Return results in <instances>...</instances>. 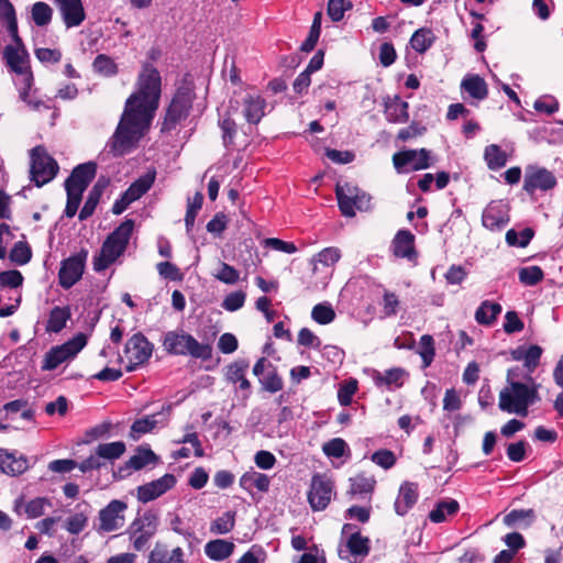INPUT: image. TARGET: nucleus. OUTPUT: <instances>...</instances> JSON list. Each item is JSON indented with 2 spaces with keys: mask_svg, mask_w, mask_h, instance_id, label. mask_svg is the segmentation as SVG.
<instances>
[{
  "mask_svg": "<svg viewBox=\"0 0 563 563\" xmlns=\"http://www.w3.org/2000/svg\"><path fill=\"white\" fill-rule=\"evenodd\" d=\"M162 96V76L148 62L143 63L136 78V89L125 101L124 109L153 120Z\"/></svg>",
  "mask_w": 563,
  "mask_h": 563,
  "instance_id": "f257e3e1",
  "label": "nucleus"
},
{
  "mask_svg": "<svg viewBox=\"0 0 563 563\" xmlns=\"http://www.w3.org/2000/svg\"><path fill=\"white\" fill-rule=\"evenodd\" d=\"M150 123L151 120L124 109L114 133L107 143L109 153L114 157L130 154L137 147Z\"/></svg>",
  "mask_w": 563,
  "mask_h": 563,
  "instance_id": "f03ea898",
  "label": "nucleus"
},
{
  "mask_svg": "<svg viewBox=\"0 0 563 563\" xmlns=\"http://www.w3.org/2000/svg\"><path fill=\"white\" fill-rule=\"evenodd\" d=\"M134 229V220L125 219L103 241L100 252L93 258L96 272L106 271L126 251L130 238Z\"/></svg>",
  "mask_w": 563,
  "mask_h": 563,
  "instance_id": "7ed1b4c3",
  "label": "nucleus"
},
{
  "mask_svg": "<svg viewBox=\"0 0 563 563\" xmlns=\"http://www.w3.org/2000/svg\"><path fill=\"white\" fill-rule=\"evenodd\" d=\"M195 97L192 82L185 81L176 89L161 122V133H170L189 117Z\"/></svg>",
  "mask_w": 563,
  "mask_h": 563,
  "instance_id": "20e7f679",
  "label": "nucleus"
},
{
  "mask_svg": "<svg viewBox=\"0 0 563 563\" xmlns=\"http://www.w3.org/2000/svg\"><path fill=\"white\" fill-rule=\"evenodd\" d=\"M163 346L172 355H190L202 361L212 357V346L210 344L200 343L186 332H166L163 339Z\"/></svg>",
  "mask_w": 563,
  "mask_h": 563,
  "instance_id": "39448f33",
  "label": "nucleus"
},
{
  "mask_svg": "<svg viewBox=\"0 0 563 563\" xmlns=\"http://www.w3.org/2000/svg\"><path fill=\"white\" fill-rule=\"evenodd\" d=\"M335 197L338 207L344 217L353 218L355 210L368 211L371 209L372 197L356 186L350 184L336 185Z\"/></svg>",
  "mask_w": 563,
  "mask_h": 563,
  "instance_id": "423d86ee",
  "label": "nucleus"
},
{
  "mask_svg": "<svg viewBox=\"0 0 563 563\" xmlns=\"http://www.w3.org/2000/svg\"><path fill=\"white\" fill-rule=\"evenodd\" d=\"M86 334L79 332L65 343L51 347L44 355L41 369H56L62 363L73 360L86 346Z\"/></svg>",
  "mask_w": 563,
  "mask_h": 563,
  "instance_id": "0eeeda50",
  "label": "nucleus"
},
{
  "mask_svg": "<svg viewBox=\"0 0 563 563\" xmlns=\"http://www.w3.org/2000/svg\"><path fill=\"white\" fill-rule=\"evenodd\" d=\"M59 170L57 162L47 154L42 145L31 151V180L36 187H42L55 178Z\"/></svg>",
  "mask_w": 563,
  "mask_h": 563,
  "instance_id": "6e6552de",
  "label": "nucleus"
},
{
  "mask_svg": "<svg viewBox=\"0 0 563 563\" xmlns=\"http://www.w3.org/2000/svg\"><path fill=\"white\" fill-rule=\"evenodd\" d=\"M157 527L158 517L151 510L135 518L128 529L133 549L137 552L148 549L150 540L156 534Z\"/></svg>",
  "mask_w": 563,
  "mask_h": 563,
  "instance_id": "1a4fd4ad",
  "label": "nucleus"
},
{
  "mask_svg": "<svg viewBox=\"0 0 563 563\" xmlns=\"http://www.w3.org/2000/svg\"><path fill=\"white\" fill-rule=\"evenodd\" d=\"M525 391L523 383L509 382V386L499 393V409L504 412L527 417L529 411L527 410Z\"/></svg>",
  "mask_w": 563,
  "mask_h": 563,
  "instance_id": "9d476101",
  "label": "nucleus"
},
{
  "mask_svg": "<svg viewBox=\"0 0 563 563\" xmlns=\"http://www.w3.org/2000/svg\"><path fill=\"white\" fill-rule=\"evenodd\" d=\"M153 344L142 333H134L125 343L124 354L129 361L125 369L133 372L148 361L153 353Z\"/></svg>",
  "mask_w": 563,
  "mask_h": 563,
  "instance_id": "9b49d317",
  "label": "nucleus"
},
{
  "mask_svg": "<svg viewBox=\"0 0 563 563\" xmlns=\"http://www.w3.org/2000/svg\"><path fill=\"white\" fill-rule=\"evenodd\" d=\"M87 257L88 251L81 249L77 254L62 261L58 272V283L60 287L69 289L81 279Z\"/></svg>",
  "mask_w": 563,
  "mask_h": 563,
  "instance_id": "f8f14e48",
  "label": "nucleus"
},
{
  "mask_svg": "<svg viewBox=\"0 0 563 563\" xmlns=\"http://www.w3.org/2000/svg\"><path fill=\"white\" fill-rule=\"evenodd\" d=\"M393 164L398 173L422 170L432 166L430 151L427 148L396 152L393 155Z\"/></svg>",
  "mask_w": 563,
  "mask_h": 563,
  "instance_id": "ddd939ff",
  "label": "nucleus"
},
{
  "mask_svg": "<svg viewBox=\"0 0 563 563\" xmlns=\"http://www.w3.org/2000/svg\"><path fill=\"white\" fill-rule=\"evenodd\" d=\"M333 482L322 474H314L308 492V501L313 511L324 510L331 501Z\"/></svg>",
  "mask_w": 563,
  "mask_h": 563,
  "instance_id": "4468645a",
  "label": "nucleus"
},
{
  "mask_svg": "<svg viewBox=\"0 0 563 563\" xmlns=\"http://www.w3.org/2000/svg\"><path fill=\"white\" fill-rule=\"evenodd\" d=\"M555 186V176L544 167L528 166L526 168L522 188L529 195H533L537 190L548 191Z\"/></svg>",
  "mask_w": 563,
  "mask_h": 563,
  "instance_id": "2eb2a0df",
  "label": "nucleus"
},
{
  "mask_svg": "<svg viewBox=\"0 0 563 563\" xmlns=\"http://www.w3.org/2000/svg\"><path fill=\"white\" fill-rule=\"evenodd\" d=\"M176 483V476L174 474L166 473L157 479L140 485L136 488V498L140 503L147 504L174 488Z\"/></svg>",
  "mask_w": 563,
  "mask_h": 563,
  "instance_id": "dca6fc26",
  "label": "nucleus"
},
{
  "mask_svg": "<svg viewBox=\"0 0 563 563\" xmlns=\"http://www.w3.org/2000/svg\"><path fill=\"white\" fill-rule=\"evenodd\" d=\"M128 505L119 499L111 500L99 511V530L104 532L115 531L123 527Z\"/></svg>",
  "mask_w": 563,
  "mask_h": 563,
  "instance_id": "f3484780",
  "label": "nucleus"
},
{
  "mask_svg": "<svg viewBox=\"0 0 563 563\" xmlns=\"http://www.w3.org/2000/svg\"><path fill=\"white\" fill-rule=\"evenodd\" d=\"M158 462V456L152 451L151 448L140 445L136 449L134 455H132L124 465L120 466L118 473H114V477L124 478L130 475L131 471H140L148 464H155Z\"/></svg>",
  "mask_w": 563,
  "mask_h": 563,
  "instance_id": "a211bd4d",
  "label": "nucleus"
},
{
  "mask_svg": "<svg viewBox=\"0 0 563 563\" xmlns=\"http://www.w3.org/2000/svg\"><path fill=\"white\" fill-rule=\"evenodd\" d=\"M415 235L409 230H399L393 241L391 251L395 257L406 258L409 262H416L418 258V252L415 246Z\"/></svg>",
  "mask_w": 563,
  "mask_h": 563,
  "instance_id": "6ab92c4d",
  "label": "nucleus"
},
{
  "mask_svg": "<svg viewBox=\"0 0 563 563\" xmlns=\"http://www.w3.org/2000/svg\"><path fill=\"white\" fill-rule=\"evenodd\" d=\"M97 173V164L87 162L77 165L65 180V187H71L85 191L93 180Z\"/></svg>",
  "mask_w": 563,
  "mask_h": 563,
  "instance_id": "aec40b11",
  "label": "nucleus"
},
{
  "mask_svg": "<svg viewBox=\"0 0 563 563\" xmlns=\"http://www.w3.org/2000/svg\"><path fill=\"white\" fill-rule=\"evenodd\" d=\"M383 103L384 114L389 123H406L409 120V103L398 95L384 97Z\"/></svg>",
  "mask_w": 563,
  "mask_h": 563,
  "instance_id": "412c9836",
  "label": "nucleus"
},
{
  "mask_svg": "<svg viewBox=\"0 0 563 563\" xmlns=\"http://www.w3.org/2000/svg\"><path fill=\"white\" fill-rule=\"evenodd\" d=\"M419 497L418 484L405 482L400 485L394 508L398 516H405L415 506Z\"/></svg>",
  "mask_w": 563,
  "mask_h": 563,
  "instance_id": "4be33fe9",
  "label": "nucleus"
},
{
  "mask_svg": "<svg viewBox=\"0 0 563 563\" xmlns=\"http://www.w3.org/2000/svg\"><path fill=\"white\" fill-rule=\"evenodd\" d=\"M66 27L79 26L86 20L81 0H67L57 5Z\"/></svg>",
  "mask_w": 563,
  "mask_h": 563,
  "instance_id": "5701e85b",
  "label": "nucleus"
},
{
  "mask_svg": "<svg viewBox=\"0 0 563 563\" xmlns=\"http://www.w3.org/2000/svg\"><path fill=\"white\" fill-rule=\"evenodd\" d=\"M3 57L9 68L19 75L26 76L27 73H32L27 65V52L22 47H15L13 45H7L3 51Z\"/></svg>",
  "mask_w": 563,
  "mask_h": 563,
  "instance_id": "b1692460",
  "label": "nucleus"
},
{
  "mask_svg": "<svg viewBox=\"0 0 563 563\" xmlns=\"http://www.w3.org/2000/svg\"><path fill=\"white\" fill-rule=\"evenodd\" d=\"M266 101L260 95L247 93L243 98V115L250 124H257L265 115Z\"/></svg>",
  "mask_w": 563,
  "mask_h": 563,
  "instance_id": "393cba45",
  "label": "nucleus"
},
{
  "mask_svg": "<svg viewBox=\"0 0 563 563\" xmlns=\"http://www.w3.org/2000/svg\"><path fill=\"white\" fill-rule=\"evenodd\" d=\"M409 376L408 372L402 367H393L384 373L375 372L373 380L376 386H386L387 388H400L405 384V379Z\"/></svg>",
  "mask_w": 563,
  "mask_h": 563,
  "instance_id": "a878e982",
  "label": "nucleus"
},
{
  "mask_svg": "<svg viewBox=\"0 0 563 563\" xmlns=\"http://www.w3.org/2000/svg\"><path fill=\"white\" fill-rule=\"evenodd\" d=\"M508 221V216L498 205H488L482 214L483 225L492 231L504 229Z\"/></svg>",
  "mask_w": 563,
  "mask_h": 563,
  "instance_id": "bb28decb",
  "label": "nucleus"
},
{
  "mask_svg": "<svg viewBox=\"0 0 563 563\" xmlns=\"http://www.w3.org/2000/svg\"><path fill=\"white\" fill-rule=\"evenodd\" d=\"M376 486V479L373 476H366L364 473L350 478V486L346 492L351 498L365 497L373 494Z\"/></svg>",
  "mask_w": 563,
  "mask_h": 563,
  "instance_id": "cd10ccee",
  "label": "nucleus"
},
{
  "mask_svg": "<svg viewBox=\"0 0 563 563\" xmlns=\"http://www.w3.org/2000/svg\"><path fill=\"white\" fill-rule=\"evenodd\" d=\"M0 470L4 474L16 476L27 470V461L23 456L16 459L13 453L0 448Z\"/></svg>",
  "mask_w": 563,
  "mask_h": 563,
  "instance_id": "c85d7f7f",
  "label": "nucleus"
},
{
  "mask_svg": "<svg viewBox=\"0 0 563 563\" xmlns=\"http://www.w3.org/2000/svg\"><path fill=\"white\" fill-rule=\"evenodd\" d=\"M250 363L247 360H238L231 363L228 366L227 378L229 382L236 384L239 383V388L241 390H246L250 393L251 383L246 378V372L249 369Z\"/></svg>",
  "mask_w": 563,
  "mask_h": 563,
  "instance_id": "c756f323",
  "label": "nucleus"
},
{
  "mask_svg": "<svg viewBox=\"0 0 563 563\" xmlns=\"http://www.w3.org/2000/svg\"><path fill=\"white\" fill-rule=\"evenodd\" d=\"M71 318V309L69 306H55L51 309L48 319L45 324V331L48 333H59L67 321Z\"/></svg>",
  "mask_w": 563,
  "mask_h": 563,
  "instance_id": "7c9ffc66",
  "label": "nucleus"
},
{
  "mask_svg": "<svg viewBox=\"0 0 563 563\" xmlns=\"http://www.w3.org/2000/svg\"><path fill=\"white\" fill-rule=\"evenodd\" d=\"M461 88L477 100H484L488 96V86L479 75L465 76L461 82Z\"/></svg>",
  "mask_w": 563,
  "mask_h": 563,
  "instance_id": "2f4dec72",
  "label": "nucleus"
},
{
  "mask_svg": "<svg viewBox=\"0 0 563 563\" xmlns=\"http://www.w3.org/2000/svg\"><path fill=\"white\" fill-rule=\"evenodd\" d=\"M234 543L223 539H216L205 545L206 555L213 561H223L231 556L234 551Z\"/></svg>",
  "mask_w": 563,
  "mask_h": 563,
  "instance_id": "473e14b6",
  "label": "nucleus"
},
{
  "mask_svg": "<svg viewBox=\"0 0 563 563\" xmlns=\"http://www.w3.org/2000/svg\"><path fill=\"white\" fill-rule=\"evenodd\" d=\"M500 312L501 306L498 302L484 300L475 311V320L481 325H492Z\"/></svg>",
  "mask_w": 563,
  "mask_h": 563,
  "instance_id": "72a5a7b5",
  "label": "nucleus"
},
{
  "mask_svg": "<svg viewBox=\"0 0 563 563\" xmlns=\"http://www.w3.org/2000/svg\"><path fill=\"white\" fill-rule=\"evenodd\" d=\"M460 505L455 499L440 500L429 514V519L434 523L445 521L446 517L457 514Z\"/></svg>",
  "mask_w": 563,
  "mask_h": 563,
  "instance_id": "f704fd0d",
  "label": "nucleus"
},
{
  "mask_svg": "<svg viewBox=\"0 0 563 563\" xmlns=\"http://www.w3.org/2000/svg\"><path fill=\"white\" fill-rule=\"evenodd\" d=\"M269 477L258 472H245L240 477V486L246 492H251L252 487H256L260 492H267L269 488Z\"/></svg>",
  "mask_w": 563,
  "mask_h": 563,
  "instance_id": "c9c22d12",
  "label": "nucleus"
},
{
  "mask_svg": "<svg viewBox=\"0 0 563 563\" xmlns=\"http://www.w3.org/2000/svg\"><path fill=\"white\" fill-rule=\"evenodd\" d=\"M435 38L431 29L421 27L412 34L410 45L417 53L423 54L433 45Z\"/></svg>",
  "mask_w": 563,
  "mask_h": 563,
  "instance_id": "e433bc0d",
  "label": "nucleus"
},
{
  "mask_svg": "<svg viewBox=\"0 0 563 563\" xmlns=\"http://www.w3.org/2000/svg\"><path fill=\"white\" fill-rule=\"evenodd\" d=\"M369 543L368 537L362 536L360 531H354L346 541V548L353 556L365 558L371 551Z\"/></svg>",
  "mask_w": 563,
  "mask_h": 563,
  "instance_id": "4c0bfd02",
  "label": "nucleus"
},
{
  "mask_svg": "<svg viewBox=\"0 0 563 563\" xmlns=\"http://www.w3.org/2000/svg\"><path fill=\"white\" fill-rule=\"evenodd\" d=\"M155 181V172L147 173L135 181H133L125 190L126 196H130L134 201L145 195Z\"/></svg>",
  "mask_w": 563,
  "mask_h": 563,
  "instance_id": "58836bf2",
  "label": "nucleus"
},
{
  "mask_svg": "<svg viewBox=\"0 0 563 563\" xmlns=\"http://www.w3.org/2000/svg\"><path fill=\"white\" fill-rule=\"evenodd\" d=\"M93 71L102 77H114L119 73V66L112 57L99 54L92 63Z\"/></svg>",
  "mask_w": 563,
  "mask_h": 563,
  "instance_id": "ea45409f",
  "label": "nucleus"
},
{
  "mask_svg": "<svg viewBox=\"0 0 563 563\" xmlns=\"http://www.w3.org/2000/svg\"><path fill=\"white\" fill-rule=\"evenodd\" d=\"M484 158L490 170H498L507 163V154L497 144H490L485 147Z\"/></svg>",
  "mask_w": 563,
  "mask_h": 563,
  "instance_id": "a19ab883",
  "label": "nucleus"
},
{
  "mask_svg": "<svg viewBox=\"0 0 563 563\" xmlns=\"http://www.w3.org/2000/svg\"><path fill=\"white\" fill-rule=\"evenodd\" d=\"M219 126L222 132V142L224 147L229 150L236 148L238 143L235 139L238 135V124L235 121L228 115L219 121Z\"/></svg>",
  "mask_w": 563,
  "mask_h": 563,
  "instance_id": "79ce46f5",
  "label": "nucleus"
},
{
  "mask_svg": "<svg viewBox=\"0 0 563 563\" xmlns=\"http://www.w3.org/2000/svg\"><path fill=\"white\" fill-rule=\"evenodd\" d=\"M155 417L156 415H151L136 419L130 428L129 437L133 441H137L143 434L153 431L158 423V420Z\"/></svg>",
  "mask_w": 563,
  "mask_h": 563,
  "instance_id": "37998d69",
  "label": "nucleus"
},
{
  "mask_svg": "<svg viewBox=\"0 0 563 563\" xmlns=\"http://www.w3.org/2000/svg\"><path fill=\"white\" fill-rule=\"evenodd\" d=\"M203 203V195L197 191L192 198L187 199V210L185 214L186 232L190 233L194 229L196 217Z\"/></svg>",
  "mask_w": 563,
  "mask_h": 563,
  "instance_id": "c03bdc74",
  "label": "nucleus"
},
{
  "mask_svg": "<svg viewBox=\"0 0 563 563\" xmlns=\"http://www.w3.org/2000/svg\"><path fill=\"white\" fill-rule=\"evenodd\" d=\"M126 446L123 441L100 443L96 448V452L100 456V459L109 461L120 459L124 454Z\"/></svg>",
  "mask_w": 563,
  "mask_h": 563,
  "instance_id": "a18cd8bd",
  "label": "nucleus"
},
{
  "mask_svg": "<svg viewBox=\"0 0 563 563\" xmlns=\"http://www.w3.org/2000/svg\"><path fill=\"white\" fill-rule=\"evenodd\" d=\"M32 254V249L26 241H18L10 250L9 258L12 263L23 266L31 261Z\"/></svg>",
  "mask_w": 563,
  "mask_h": 563,
  "instance_id": "49530a36",
  "label": "nucleus"
},
{
  "mask_svg": "<svg viewBox=\"0 0 563 563\" xmlns=\"http://www.w3.org/2000/svg\"><path fill=\"white\" fill-rule=\"evenodd\" d=\"M151 563H184L181 548H175L170 553L162 550H153L150 555Z\"/></svg>",
  "mask_w": 563,
  "mask_h": 563,
  "instance_id": "de8ad7c7",
  "label": "nucleus"
},
{
  "mask_svg": "<svg viewBox=\"0 0 563 563\" xmlns=\"http://www.w3.org/2000/svg\"><path fill=\"white\" fill-rule=\"evenodd\" d=\"M235 525V512L227 511L211 522L210 531L216 534H227L233 530Z\"/></svg>",
  "mask_w": 563,
  "mask_h": 563,
  "instance_id": "09e8293b",
  "label": "nucleus"
},
{
  "mask_svg": "<svg viewBox=\"0 0 563 563\" xmlns=\"http://www.w3.org/2000/svg\"><path fill=\"white\" fill-rule=\"evenodd\" d=\"M268 369L266 376L261 378L260 383L266 391L275 394L283 389L284 383L277 373V368L272 363H268Z\"/></svg>",
  "mask_w": 563,
  "mask_h": 563,
  "instance_id": "8fccbe9b",
  "label": "nucleus"
},
{
  "mask_svg": "<svg viewBox=\"0 0 563 563\" xmlns=\"http://www.w3.org/2000/svg\"><path fill=\"white\" fill-rule=\"evenodd\" d=\"M31 13L32 20L37 26H45L52 21L53 10L46 2H35Z\"/></svg>",
  "mask_w": 563,
  "mask_h": 563,
  "instance_id": "3c124183",
  "label": "nucleus"
},
{
  "mask_svg": "<svg viewBox=\"0 0 563 563\" xmlns=\"http://www.w3.org/2000/svg\"><path fill=\"white\" fill-rule=\"evenodd\" d=\"M418 354L422 360L423 367H429L435 356L434 339L432 335L423 334L420 338V349Z\"/></svg>",
  "mask_w": 563,
  "mask_h": 563,
  "instance_id": "603ef678",
  "label": "nucleus"
},
{
  "mask_svg": "<svg viewBox=\"0 0 563 563\" xmlns=\"http://www.w3.org/2000/svg\"><path fill=\"white\" fill-rule=\"evenodd\" d=\"M341 258V252L338 247H325L316 254L312 258V263L314 264L313 271H317V264L320 263L327 267L333 266Z\"/></svg>",
  "mask_w": 563,
  "mask_h": 563,
  "instance_id": "864d4df0",
  "label": "nucleus"
},
{
  "mask_svg": "<svg viewBox=\"0 0 563 563\" xmlns=\"http://www.w3.org/2000/svg\"><path fill=\"white\" fill-rule=\"evenodd\" d=\"M67 201L64 210V214L66 218L71 219L76 216L80 202L82 200V194L85 191L79 189H74L71 187H65Z\"/></svg>",
  "mask_w": 563,
  "mask_h": 563,
  "instance_id": "5fc2aeb1",
  "label": "nucleus"
},
{
  "mask_svg": "<svg viewBox=\"0 0 563 563\" xmlns=\"http://www.w3.org/2000/svg\"><path fill=\"white\" fill-rule=\"evenodd\" d=\"M311 318L319 324H329L335 319V311L330 303H317L312 308Z\"/></svg>",
  "mask_w": 563,
  "mask_h": 563,
  "instance_id": "6e6d98bb",
  "label": "nucleus"
},
{
  "mask_svg": "<svg viewBox=\"0 0 563 563\" xmlns=\"http://www.w3.org/2000/svg\"><path fill=\"white\" fill-rule=\"evenodd\" d=\"M544 278V273L540 266L533 265L528 267H522L519 271V280L521 284L527 286H534L542 282Z\"/></svg>",
  "mask_w": 563,
  "mask_h": 563,
  "instance_id": "4d7b16f0",
  "label": "nucleus"
},
{
  "mask_svg": "<svg viewBox=\"0 0 563 563\" xmlns=\"http://www.w3.org/2000/svg\"><path fill=\"white\" fill-rule=\"evenodd\" d=\"M353 7L350 0H329L328 15L333 22H339L343 19L344 12L351 10Z\"/></svg>",
  "mask_w": 563,
  "mask_h": 563,
  "instance_id": "13d9d810",
  "label": "nucleus"
},
{
  "mask_svg": "<svg viewBox=\"0 0 563 563\" xmlns=\"http://www.w3.org/2000/svg\"><path fill=\"white\" fill-rule=\"evenodd\" d=\"M528 448L529 444L525 440H520L515 443H509L506 450L507 457L515 463L522 462L527 456Z\"/></svg>",
  "mask_w": 563,
  "mask_h": 563,
  "instance_id": "bf43d9fd",
  "label": "nucleus"
},
{
  "mask_svg": "<svg viewBox=\"0 0 563 563\" xmlns=\"http://www.w3.org/2000/svg\"><path fill=\"white\" fill-rule=\"evenodd\" d=\"M101 197L102 196L100 194H97L92 190L89 191L87 199H86L82 208L79 211V214H78L79 221H85L95 213L96 208H97L98 203L100 202Z\"/></svg>",
  "mask_w": 563,
  "mask_h": 563,
  "instance_id": "052dcab7",
  "label": "nucleus"
},
{
  "mask_svg": "<svg viewBox=\"0 0 563 563\" xmlns=\"http://www.w3.org/2000/svg\"><path fill=\"white\" fill-rule=\"evenodd\" d=\"M372 461L383 467L384 470H389L396 464V455L393 451L388 449H380L372 454Z\"/></svg>",
  "mask_w": 563,
  "mask_h": 563,
  "instance_id": "680f3d73",
  "label": "nucleus"
},
{
  "mask_svg": "<svg viewBox=\"0 0 563 563\" xmlns=\"http://www.w3.org/2000/svg\"><path fill=\"white\" fill-rule=\"evenodd\" d=\"M427 128L418 121H412L407 128L400 129L397 139L401 142L421 136L426 133Z\"/></svg>",
  "mask_w": 563,
  "mask_h": 563,
  "instance_id": "e2e57ef3",
  "label": "nucleus"
},
{
  "mask_svg": "<svg viewBox=\"0 0 563 563\" xmlns=\"http://www.w3.org/2000/svg\"><path fill=\"white\" fill-rule=\"evenodd\" d=\"M357 391V380L350 379L340 386L338 390V400L341 406H349L352 402V398Z\"/></svg>",
  "mask_w": 563,
  "mask_h": 563,
  "instance_id": "0e129e2a",
  "label": "nucleus"
},
{
  "mask_svg": "<svg viewBox=\"0 0 563 563\" xmlns=\"http://www.w3.org/2000/svg\"><path fill=\"white\" fill-rule=\"evenodd\" d=\"M156 269L162 277L172 282H179L184 277L177 265L168 261L159 262Z\"/></svg>",
  "mask_w": 563,
  "mask_h": 563,
  "instance_id": "69168bd1",
  "label": "nucleus"
},
{
  "mask_svg": "<svg viewBox=\"0 0 563 563\" xmlns=\"http://www.w3.org/2000/svg\"><path fill=\"white\" fill-rule=\"evenodd\" d=\"M46 505H51L48 498L36 497L25 505L24 512L30 519L38 518L44 514V507Z\"/></svg>",
  "mask_w": 563,
  "mask_h": 563,
  "instance_id": "338daca9",
  "label": "nucleus"
},
{
  "mask_svg": "<svg viewBox=\"0 0 563 563\" xmlns=\"http://www.w3.org/2000/svg\"><path fill=\"white\" fill-rule=\"evenodd\" d=\"M346 442L341 438H333L323 444V452L327 456L340 459L344 455Z\"/></svg>",
  "mask_w": 563,
  "mask_h": 563,
  "instance_id": "774afa93",
  "label": "nucleus"
}]
</instances>
